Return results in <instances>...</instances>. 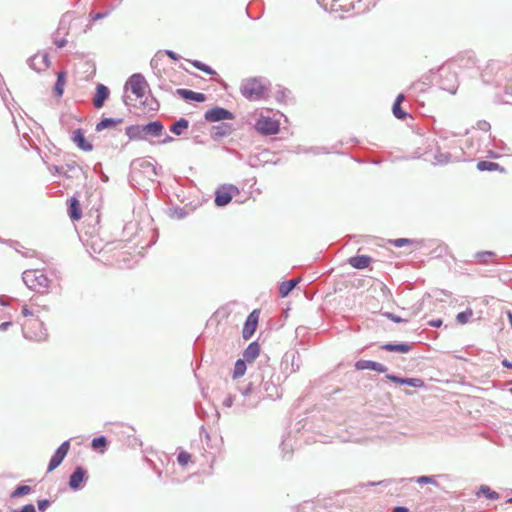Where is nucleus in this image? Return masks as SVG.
<instances>
[{"label":"nucleus","instance_id":"27","mask_svg":"<svg viewBox=\"0 0 512 512\" xmlns=\"http://www.w3.org/2000/svg\"><path fill=\"white\" fill-rule=\"evenodd\" d=\"M66 83V72L60 71L57 74V80L54 85V94L57 97H61L64 93V86Z\"/></svg>","mask_w":512,"mask_h":512},{"label":"nucleus","instance_id":"53","mask_svg":"<svg viewBox=\"0 0 512 512\" xmlns=\"http://www.w3.org/2000/svg\"><path fill=\"white\" fill-rule=\"evenodd\" d=\"M22 314H23V316L28 317V316H33V315H34V312H33V311H31V310H29V309L27 308V306H23V308H22Z\"/></svg>","mask_w":512,"mask_h":512},{"label":"nucleus","instance_id":"44","mask_svg":"<svg viewBox=\"0 0 512 512\" xmlns=\"http://www.w3.org/2000/svg\"><path fill=\"white\" fill-rule=\"evenodd\" d=\"M416 481L419 484H436L435 480L429 476H420Z\"/></svg>","mask_w":512,"mask_h":512},{"label":"nucleus","instance_id":"22","mask_svg":"<svg viewBox=\"0 0 512 512\" xmlns=\"http://www.w3.org/2000/svg\"><path fill=\"white\" fill-rule=\"evenodd\" d=\"M5 244L13 248L16 252L20 253L23 257L31 258L35 255V251L25 248L20 242L15 240H7Z\"/></svg>","mask_w":512,"mask_h":512},{"label":"nucleus","instance_id":"63","mask_svg":"<svg viewBox=\"0 0 512 512\" xmlns=\"http://www.w3.org/2000/svg\"><path fill=\"white\" fill-rule=\"evenodd\" d=\"M281 446H282V450H283V451H285V448H286V443H285V441H283V442H282Z\"/></svg>","mask_w":512,"mask_h":512},{"label":"nucleus","instance_id":"60","mask_svg":"<svg viewBox=\"0 0 512 512\" xmlns=\"http://www.w3.org/2000/svg\"><path fill=\"white\" fill-rule=\"evenodd\" d=\"M502 365L507 368H512V363L506 359L502 361Z\"/></svg>","mask_w":512,"mask_h":512},{"label":"nucleus","instance_id":"26","mask_svg":"<svg viewBox=\"0 0 512 512\" xmlns=\"http://www.w3.org/2000/svg\"><path fill=\"white\" fill-rule=\"evenodd\" d=\"M388 379L397 384H406L412 387H422L423 381L418 378H399L397 376H388Z\"/></svg>","mask_w":512,"mask_h":512},{"label":"nucleus","instance_id":"9","mask_svg":"<svg viewBox=\"0 0 512 512\" xmlns=\"http://www.w3.org/2000/svg\"><path fill=\"white\" fill-rule=\"evenodd\" d=\"M239 193V189L232 185L226 184L222 185L215 191V199L214 202L218 207H224L230 203L233 196Z\"/></svg>","mask_w":512,"mask_h":512},{"label":"nucleus","instance_id":"3","mask_svg":"<svg viewBox=\"0 0 512 512\" xmlns=\"http://www.w3.org/2000/svg\"><path fill=\"white\" fill-rule=\"evenodd\" d=\"M162 122L156 120L145 125H130L125 133L130 140H146L148 136L159 137L163 132Z\"/></svg>","mask_w":512,"mask_h":512},{"label":"nucleus","instance_id":"58","mask_svg":"<svg viewBox=\"0 0 512 512\" xmlns=\"http://www.w3.org/2000/svg\"><path fill=\"white\" fill-rule=\"evenodd\" d=\"M429 324L433 327H440L442 325V321L441 320H433V321H430Z\"/></svg>","mask_w":512,"mask_h":512},{"label":"nucleus","instance_id":"38","mask_svg":"<svg viewBox=\"0 0 512 512\" xmlns=\"http://www.w3.org/2000/svg\"><path fill=\"white\" fill-rule=\"evenodd\" d=\"M499 165L495 162L490 161H480L477 163V168L480 171H494L497 170Z\"/></svg>","mask_w":512,"mask_h":512},{"label":"nucleus","instance_id":"21","mask_svg":"<svg viewBox=\"0 0 512 512\" xmlns=\"http://www.w3.org/2000/svg\"><path fill=\"white\" fill-rule=\"evenodd\" d=\"M260 353V345L257 341L251 342L243 352V359L247 363L254 361Z\"/></svg>","mask_w":512,"mask_h":512},{"label":"nucleus","instance_id":"18","mask_svg":"<svg viewBox=\"0 0 512 512\" xmlns=\"http://www.w3.org/2000/svg\"><path fill=\"white\" fill-rule=\"evenodd\" d=\"M109 93H110V91L107 86H105L103 84L97 85L96 94L93 99V104L97 109L103 107L105 101L109 97Z\"/></svg>","mask_w":512,"mask_h":512},{"label":"nucleus","instance_id":"10","mask_svg":"<svg viewBox=\"0 0 512 512\" xmlns=\"http://www.w3.org/2000/svg\"><path fill=\"white\" fill-rule=\"evenodd\" d=\"M148 84L144 78V76L140 73H135L131 75L126 84L125 88H130L131 92L137 97L142 98L145 95V91Z\"/></svg>","mask_w":512,"mask_h":512},{"label":"nucleus","instance_id":"33","mask_svg":"<svg viewBox=\"0 0 512 512\" xmlns=\"http://www.w3.org/2000/svg\"><path fill=\"white\" fill-rule=\"evenodd\" d=\"M32 491V488L28 485L17 486L10 494L11 498H19L28 495Z\"/></svg>","mask_w":512,"mask_h":512},{"label":"nucleus","instance_id":"64","mask_svg":"<svg viewBox=\"0 0 512 512\" xmlns=\"http://www.w3.org/2000/svg\"><path fill=\"white\" fill-rule=\"evenodd\" d=\"M317 2H318L322 7H324L325 9H327V8H326V6L322 3V0H317Z\"/></svg>","mask_w":512,"mask_h":512},{"label":"nucleus","instance_id":"17","mask_svg":"<svg viewBox=\"0 0 512 512\" xmlns=\"http://www.w3.org/2000/svg\"><path fill=\"white\" fill-rule=\"evenodd\" d=\"M132 166L143 169L145 173H147L148 177L157 176V167L156 165L148 159H136L132 162Z\"/></svg>","mask_w":512,"mask_h":512},{"label":"nucleus","instance_id":"51","mask_svg":"<svg viewBox=\"0 0 512 512\" xmlns=\"http://www.w3.org/2000/svg\"><path fill=\"white\" fill-rule=\"evenodd\" d=\"M165 54H166L169 58H171L172 60L177 61V60H179V59H180V56H179L177 53H175L174 51H172V50H166V51H165Z\"/></svg>","mask_w":512,"mask_h":512},{"label":"nucleus","instance_id":"59","mask_svg":"<svg viewBox=\"0 0 512 512\" xmlns=\"http://www.w3.org/2000/svg\"><path fill=\"white\" fill-rule=\"evenodd\" d=\"M172 141H174V138H173L172 136L167 135V136H166V137L161 141V143H162V144H166V143H170V142H172Z\"/></svg>","mask_w":512,"mask_h":512},{"label":"nucleus","instance_id":"34","mask_svg":"<svg viewBox=\"0 0 512 512\" xmlns=\"http://www.w3.org/2000/svg\"><path fill=\"white\" fill-rule=\"evenodd\" d=\"M190 63L197 68L198 70L208 74V75H217L216 71L213 70L209 65L199 61V60H192Z\"/></svg>","mask_w":512,"mask_h":512},{"label":"nucleus","instance_id":"16","mask_svg":"<svg viewBox=\"0 0 512 512\" xmlns=\"http://www.w3.org/2000/svg\"><path fill=\"white\" fill-rule=\"evenodd\" d=\"M234 131L233 125L228 123H221L214 125L211 128V137L213 140H219L224 137L230 136Z\"/></svg>","mask_w":512,"mask_h":512},{"label":"nucleus","instance_id":"62","mask_svg":"<svg viewBox=\"0 0 512 512\" xmlns=\"http://www.w3.org/2000/svg\"><path fill=\"white\" fill-rule=\"evenodd\" d=\"M356 367H357L358 369H363V368H364V366H363V365H361V363H360V362H358V363L356 364Z\"/></svg>","mask_w":512,"mask_h":512},{"label":"nucleus","instance_id":"47","mask_svg":"<svg viewBox=\"0 0 512 512\" xmlns=\"http://www.w3.org/2000/svg\"><path fill=\"white\" fill-rule=\"evenodd\" d=\"M53 169H54L55 173H57L58 175H63L67 178L71 177L70 175L66 174L64 166H54Z\"/></svg>","mask_w":512,"mask_h":512},{"label":"nucleus","instance_id":"36","mask_svg":"<svg viewBox=\"0 0 512 512\" xmlns=\"http://www.w3.org/2000/svg\"><path fill=\"white\" fill-rule=\"evenodd\" d=\"M387 351L391 352H400V353H407L410 350V346L407 344H387L383 347Z\"/></svg>","mask_w":512,"mask_h":512},{"label":"nucleus","instance_id":"28","mask_svg":"<svg viewBox=\"0 0 512 512\" xmlns=\"http://www.w3.org/2000/svg\"><path fill=\"white\" fill-rule=\"evenodd\" d=\"M122 122V118H103L100 122L97 123L96 131L100 132L106 128L116 126Z\"/></svg>","mask_w":512,"mask_h":512},{"label":"nucleus","instance_id":"43","mask_svg":"<svg viewBox=\"0 0 512 512\" xmlns=\"http://www.w3.org/2000/svg\"><path fill=\"white\" fill-rule=\"evenodd\" d=\"M50 504H51V502L48 499L38 500V502H37L38 510L41 512H44L50 506Z\"/></svg>","mask_w":512,"mask_h":512},{"label":"nucleus","instance_id":"55","mask_svg":"<svg viewBox=\"0 0 512 512\" xmlns=\"http://www.w3.org/2000/svg\"><path fill=\"white\" fill-rule=\"evenodd\" d=\"M12 325V322L6 321L0 324V330L6 331L10 326Z\"/></svg>","mask_w":512,"mask_h":512},{"label":"nucleus","instance_id":"48","mask_svg":"<svg viewBox=\"0 0 512 512\" xmlns=\"http://www.w3.org/2000/svg\"><path fill=\"white\" fill-rule=\"evenodd\" d=\"M304 152L305 153L311 152L314 154L327 153L324 148H319V147H311L309 149H305Z\"/></svg>","mask_w":512,"mask_h":512},{"label":"nucleus","instance_id":"54","mask_svg":"<svg viewBox=\"0 0 512 512\" xmlns=\"http://www.w3.org/2000/svg\"><path fill=\"white\" fill-rule=\"evenodd\" d=\"M107 15H108V12H105V13H101V12L95 13L93 15V20H99V19L105 18Z\"/></svg>","mask_w":512,"mask_h":512},{"label":"nucleus","instance_id":"39","mask_svg":"<svg viewBox=\"0 0 512 512\" xmlns=\"http://www.w3.org/2000/svg\"><path fill=\"white\" fill-rule=\"evenodd\" d=\"M91 446L93 449H100L107 446V439L104 436L95 437L92 440Z\"/></svg>","mask_w":512,"mask_h":512},{"label":"nucleus","instance_id":"37","mask_svg":"<svg viewBox=\"0 0 512 512\" xmlns=\"http://www.w3.org/2000/svg\"><path fill=\"white\" fill-rule=\"evenodd\" d=\"M474 257L477 259L479 263L485 264L488 262L489 259L495 257V253L492 251H482L477 252Z\"/></svg>","mask_w":512,"mask_h":512},{"label":"nucleus","instance_id":"29","mask_svg":"<svg viewBox=\"0 0 512 512\" xmlns=\"http://www.w3.org/2000/svg\"><path fill=\"white\" fill-rule=\"evenodd\" d=\"M299 279H291L288 281H284L279 286V293L281 297H287L289 293L296 287Z\"/></svg>","mask_w":512,"mask_h":512},{"label":"nucleus","instance_id":"12","mask_svg":"<svg viewBox=\"0 0 512 512\" xmlns=\"http://www.w3.org/2000/svg\"><path fill=\"white\" fill-rule=\"evenodd\" d=\"M87 480V471L82 466H77L69 477V488L73 491H78L83 488Z\"/></svg>","mask_w":512,"mask_h":512},{"label":"nucleus","instance_id":"35","mask_svg":"<svg viewBox=\"0 0 512 512\" xmlns=\"http://www.w3.org/2000/svg\"><path fill=\"white\" fill-rule=\"evenodd\" d=\"M479 494H482L483 496L490 500H496L499 498V494L486 485H482L480 487L478 495Z\"/></svg>","mask_w":512,"mask_h":512},{"label":"nucleus","instance_id":"20","mask_svg":"<svg viewBox=\"0 0 512 512\" xmlns=\"http://www.w3.org/2000/svg\"><path fill=\"white\" fill-rule=\"evenodd\" d=\"M177 95H179L182 99L187 101H196V102H203L206 99L205 94L195 92L189 89L185 88H179L176 91Z\"/></svg>","mask_w":512,"mask_h":512},{"label":"nucleus","instance_id":"50","mask_svg":"<svg viewBox=\"0 0 512 512\" xmlns=\"http://www.w3.org/2000/svg\"><path fill=\"white\" fill-rule=\"evenodd\" d=\"M407 243H409V240L405 239V238H400V239H396L393 241V244L396 247H402V246L406 245Z\"/></svg>","mask_w":512,"mask_h":512},{"label":"nucleus","instance_id":"4","mask_svg":"<svg viewBox=\"0 0 512 512\" xmlns=\"http://www.w3.org/2000/svg\"><path fill=\"white\" fill-rule=\"evenodd\" d=\"M267 87L261 78H250L242 82L240 91L249 101H259L266 97Z\"/></svg>","mask_w":512,"mask_h":512},{"label":"nucleus","instance_id":"42","mask_svg":"<svg viewBox=\"0 0 512 512\" xmlns=\"http://www.w3.org/2000/svg\"><path fill=\"white\" fill-rule=\"evenodd\" d=\"M291 364L293 371H297L300 368V354L297 351L291 353Z\"/></svg>","mask_w":512,"mask_h":512},{"label":"nucleus","instance_id":"13","mask_svg":"<svg viewBox=\"0 0 512 512\" xmlns=\"http://www.w3.org/2000/svg\"><path fill=\"white\" fill-rule=\"evenodd\" d=\"M69 449L70 441L66 440L57 448V450L52 455L48 464L47 472H52L63 462Z\"/></svg>","mask_w":512,"mask_h":512},{"label":"nucleus","instance_id":"57","mask_svg":"<svg viewBox=\"0 0 512 512\" xmlns=\"http://www.w3.org/2000/svg\"><path fill=\"white\" fill-rule=\"evenodd\" d=\"M393 512H409L408 508L403 506H397L393 509Z\"/></svg>","mask_w":512,"mask_h":512},{"label":"nucleus","instance_id":"1","mask_svg":"<svg viewBox=\"0 0 512 512\" xmlns=\"http://www.w3.org/2000/svg\"><path fill=\"white\" fill-rule=\"evenodd\" d=\"M352 497L347 491L337 492L335 495L322 500L305 501L294 508V512H350Z\"/></svg>","mask_w":512,"mask_h":512},{"label":"nucleus","instance_id":"56","mask_svg":"<svg viewBox=\"0 0 512 512\" xmlns=\"http://www.w3.org/2000/svg\"><path fill=\"white\" fill-rule=\"evenodd\" d=\"M387 317L389 319H391L392 321L397 322V323L403 321V319H401L400 317L395 316L394 314H387Z\"/></svg>","mask_w":512,"mask_h":512},{"label":"nucleus","instance_id":"31","mask_svg":"<svg viewBox=\"0 0 512 512\" xmlns=\"http://www.w3.org/2000/svg\"><path fill=\"white\" fill-rule=\"evenodd\" d=\"M372 262V258L366 255H357L354 256V268L355 269H365L370 266Z\"/></svg>","mask_w":512,"mask_h":512},{"label":"nucleus","instance_id":"2","mask_svg":"<svg viewBox=\"0 0 512 512\" xmlns=\"http://www.w3.org/2000/svg\"><path fill=\"white\" fill-rule=\"evenodd\" d=\"M273 375V369L269 365H266L263 367L261 374L256 376V379L254 380L256 381V386L261 388L265 399H277L282 395L281 388L272 380Z\"/></svg>","mask_w":512,"mask_h":512},{"label":"nucleus","instance_id":"15","mask_svg":"<svg viewBox=\"0 0 512 512\" xmlns=\"http://www.w3.org/2000/svg\"><path fill=\"white\" fill-rule=\"evenodd\" d=\"M352 8L351 0H333L330 6V11L340 19L347 18L345 13H349Z\"/></svg>","mask_w":512,"mask_h":512},{"label":"nucleus","instance_id":"8","mask_svg":"<svg viewBox=\"0 0 512 512\" xmlns=\"http://www.w3.org/2000/svg\"><path fill=\"white\" fill-rule=\"evenodd\" d=\"M254 129L265 136L275 135L279 132L280 124L269 115H260V117L255 121Z\"/></svg>","mask_w":512,"mask_h":512},{"label":"nucleus","instance_id":"61","mask_svg":"<svg viewBox=\"0 0 512 512\" xmlns=\"http://www.w3.org/2000/svg\"><path fill=\"white\" fill-rule=\"evenodd\" d=\"M42 60H43V62L45 63V67H48V55H46V54H45V55H43V56H42Z\"/></svg>","mask_w":512,"mask_h":512},{"label":"nucleus","instance_id":"5","mask_svg":"<svg viewBox=\"0 0 512 512\" xmlns=\"http://www.w3.org/2000/svg\"><path fill=\"white\" fill-rule=\"evenodd\" d=\"M243 397L242 405L248 409H254L258 404L265 399L261 388L256 386V381H250L248 385L241 389Z\"/></svg>","mask_w":512,"mask_h":512},{"label":"nucleus","instance_id":"40","mask_svg":"<svg viewBox=\"0 0 512 512\" xmlns=\"http://www.w3.org/2000/svg\"><path fill=\"white\" fill-rule=\"evenodd\" d=\"M472 314H473L472 310L471 309H467L464 312L458 313L457 316H456V319H457L458 323L465 324V323H467L469 321V319L471 318Z\"/></svg>","mask_w":512,"mask_h":512},{"label":"nucleus","instance_id":"6","mask_svg":"<svg viewBox=\"0 0 512 512\" xmlns=\"http://www.w3.org/2000/svg\"><path fill=\"white\" fill-rule=\"evenodd\" d=\"M22 280L32 290L47 289L49 286L48 277L40 270H26L22 273Z\"/></svg>","mask_w":512,"mask_h":512},{"label":"nucleus","instance_id":"49","mask_svg":"<svg viewBox=\"0 0 512 512\" xmlns=\"http://www.w3.org/2000/svg\"><path fill=\"white\" fill-rule=\"evenodd\" d=\"M234 403V397L232 395H228L227 397H225V399L223 400V405L227 408H230L232 407Z\"/></svg>","mask_w":512,"mask_h":512},{"label":"nucleus","instance_id":"14","mask_svg":"<svg viewBox=\"0 0 512 512\" xmlns=\"http://www.w3.org/2000/svg\"><path fill=\"white\" fill-rule=\"evenodd\" d=\"M258 319H259V312L257 310L252 311L248 315V317L244 323L243 330H242L243 339L248 340L252 337V335L254 334V332L257 328Z\"/></svg>","mask_w":512,"mask_h":512},{"label":"nucleus","instance_id":"7","mask_svg":"<svg viewBox=\"0 0 512 512\" xmlns=\"http://www.w3.org/2000/svg\"><path fill=\"white\" fill-rule=\"evenodd\" d=\"M22 331L25 338L34 339L38 342L44 341L47 338L46 329H44L43 323L38 319L25 322Z\"/></svg>","mask_w":512,"mask_h":512},{"label":"nucleus","instance_id":"46","mask_svg":"<svg viewBox=\"0 0 512 512\" xmlns=\"http://www.w3.org/2000/svg\"><path fill=\"white\" fill-rule=\"evenodd\" d=\"M14 512H36V509L33 504H26L21 509L15 510Z\"/></svg>","mask_w":512,"mask_h":512},{"label":"nucleus","instance_id":"25","mask_svg":"<svg viewBox=\"0 0 512 512\" xmlns=\"http://www.w3.org/2000/svg\"><path fill=\"white\" fill-rule=\"evenodd\" d=\"M188 127L189 121L186 118H180L174 122L169 129L174 135L180 136L184 133L185 130L188 129Z\"/></svg>","mask_w":512,"mask_h":512},{"label":"nucleus","instance_id":"52","mask_svg":"<svg viewBox=\"0 0 512 512\" xmlns=\"http://www.w3.org/2000/svg\"><path fill=\"white\" fill-rule=\"evenodd\" d=\"M54 43L58 48H63L66 45L67 40L65 38L56 39Z\"/></svg>","mask_w":512,"mask_h":512},{"label":"nucleus","instance_id":"32","mask_svg":"<svg viewBox=\"0 0 512 512\" xmlns=\"http://www.w3.org/2000/svg\"><path fill=\"white\" fill-rule=\"evenodd\" d=\"M334 433L341 442H349L352 438V433L344 425H338Z\"/></svg>","mask_w":512,"mask_h":512},{"label":"nucleus","instance_id":"19","mask_svg":"<svg viewBox=\"0 0 512 512\" xmlns=\"http://www.w3.org/2000/svg\"><path fill=\"white\" fill-rule=\"evenodd\" d=\"M72 141L83 151H91L93 149V145L86 140L82 129H76L72 133Z\"/></svg>","mask_w":512,"mask_h":512},{"label":"nucleus","instance_id":"11","mask_svg":"<svg viewBox=\"0 0 512 512\" xmlns=\"http://www.w3.org/2000/svg\"><path fill=\"white\" fill-rule=\"evenodd\" d=\"M234 118L235 115L231 111L220 106H214L211 109H208L204 114V119L211 123L233 120Z\"/></svg>","mask_w":512,"mask_h":512},{"label":"nucleus","instance_id":"24","mask_svg":"<svg viewBox=\"0 0 512 512\" xmlns=\"http://www.w3.org/2000/svg\"><path fill=\"white\" fill-rule=\"evenodd\" d=\"M405 100V96L403 94H399L393 104L392 111L396 118L405 119L408 114L402 109L401 104Z\"/></svg>","mask_w":512,"mask_h":512},{"label":"nucleus","instance_id":"45","mask_svg":"<svg viewBox=\"0 0 512 512\" xmlns=\"http://www.w3.org/2000/svg\"><path fill=\"white\" fill-rule=\"evenodd\" d=\"M64 167H65L66 174H68L69 171L70 172H74L76 170H79V166L76 164L75 161L70 162V163H66L64 165Z\"/></svg>","mask_w":512,"mask_h":512},{"label":"nucleus","instance_id":"30","mask_svg":"<svg viewBox=\"0 0 512 512\" xmlns=\"http://www.w3.org/2000/svg\"><path fill=\"white\" fill-rule=\"evenodd\" d=\"M246 363L247 362L244 359H238L236 361V363L234 365L233 373H232L233 379H238L245 374L246 369H247Z\"/></svg>","mask_w":512,"mask_h":512},{"label":"nucleus","instance_id":"23","mask_svg":"<svg viewBox=\"0 0 512 512\" xmlns=\"http://www.w3.org/2000/svg\"><path fill=\"white\" fill-rule=\"evenodd\" d=\"M68 213L72 220H79L82 216L79 201L75 197L69 200Z\"/></svg>","mask_w":512,"mask_h":512},{"label":"nucleus","instance_id":"41","mask_svg":"<svg viewBox=\"0 0 512 512\" xmlns=\"http://www.w3.org/2000/svg\"><path fill=\"white\" fill-rule=\"evenodd\" d=\"M191 459V455L186 451L179 452L177 456V461L180 465L185 466Z\"/></svg>","mask_w":512,"mask_h":512}]
</instances>
